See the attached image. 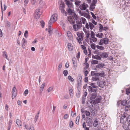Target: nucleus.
I'll return each mask as SVG.
<instances>
[{
    "mask_svg": "<svg viewBox=\"0 0 130 130\" xmlns=\"http://www.w3.org/2000/svg\"><path fill=\"white\" fill-rule=\"evenodd\" d=\"M73 14V15L72 16L74 20H77L78 18L77 15H76L75 12Z\"/></svg>",
    "mask_w": 130,
    "mask_h": 130,
    "instance_id": "nucleus-32",
    "label": "nucleus"
},
{
    "mask_svg": "<svg viewBox=\"0 0 130 130\" xmlns=\"http://www.w3.org/2000/svg\"><path fill=\"white\" fill-rule=\"evenodd\" d=\"M80 52L79 51H78V53L76 55V58L77 59H78L79 58L80 56Z\"/></svg>",
    "mask_w": 130,
    "mask_h": 130,
    "instance_id": "nucleus-60",
    "label": "nucleus"
},
{
    "mask_svg": "<svg viewBox=\"0 0 130 130\" xmlns=\"http://www.w3.org/2000/svg\"><path fill=\"white\" fill-rule=\"evenodd\" d=\"M86 24L85 25L86 28L88 29H89V24L87 23H86Z\"/></svg>",
    "mask_w": 130,
    "mask_h": 130,
    "instance_id": "nucleus-57",
    "label": "nucleus"
},
{
    "mask_svg": "<svg viewBox=\"0 0 130 130\" xmlns=\"http://www.w3.org/2000/svg\"><path fill=\"white\" fill-rule=\"evenodd\" d=\"M96 37H98L99 38H102V36L103 35V34L102 33H99L95 35Z\"/></svg>",
    "mask_w": 130,
    "mask_h": 130,
    "instance_id": "nucleus-31",
    "label": "nucleus"
},
{
    "mask_svg": "<svg viewBox=\"0 0 130 130\" xmlns=\"http://www.w3.org/2000/svg\"><path fill=\"white\" fill-rule=\"evenodd\" d=\"M96 107L95 108L94 110H92L91 111V115L92 116H93L95 115V110H98L99 109V107L98 105H96Z\"/></svg>",
    "mask_w": 130,
    "mask_h": 130,
    "instance_id": "nucleus-13",
    "label": "nucleus"
},
{
    "mask_svg": "<svg viewBox=\"0 0 130 130\" xmlns=\"http://www.w3.org/2000/svg\"><path fill=\"white\" fill-rule=\"evenodd\" d=\"M86 98L82 97V103L83 104H84L85 103L86 101Z\"/></svg>",
    "mask_w": 130,
    "mask_h": 130,
    "instance_id": "nucleus-59",
    "label": "nucleus"
},
{
    "mask_svg": "<svg viewBox=\"0 0 130 130\" xmlns=\"http://www.w3.org/2000/svg\"><path fill=\"white\" fill-rule=\"evenodd\" d=\"M53 87H50L47 89V91L48 92H49L53 90Z\"/></svg>",
    "mask_w": 130,
    "mask_h": 130,
    "instance_id": "nucleus-58",
    "label": "nucleus"
},
{
    "mask_svg": "<svg viewBox=\"0 0 130 130\" xmlns=\"http://www.w3.org/2000/svg\"><path fill=\"white\" fill-rule=\"evenodd\" d=\"M77 34L78 37V38H77V41L79 44H82L81 41L83 40V34L77 32Z\"/></svg>",
    "mask_w": 130,
    "mask_h": 130,
    "instance_id": "nucleus-6",
    "label": "nucleus"
},
{
    "mask_svg": "<svg viewBox=\"0 0 130 130\" xmlns=\"http://www.w3.org/2000/svg\"><path fill=\"white\" fill-rule=\"evenodd\" d=\"M109 41V40L107 38H102L100 40L99 44L100 45H102L103 44H107L108 43Z\"/></svg>",
    "mask_w": 130,
    "mask_h": 130,
    "instance_id": "nucleus-4",
    "label": "nucleus"
},
{
    "mask_svg": "<svg viewBox=\"0 0 130 130\" xmlns=\"http://www.w3.org/2000/svg\"><path fill=\"white\" fill-rule=\"evenodd\" d=\"M68 71L67 70H64L63 72V73L65 76H67L68 74Z\"/></svg>",
    "mask_w": 130,
    "mask_h": 130,
    "instance_id": "nucleus-47",
    "label": "nucleus"
},
{
    "mask_svg": "<svg viewBox=\"0 0 130 130\" xmlns=\"http://www.w3.org/2000/svg\"><path fill=\"white\" fill-rule=\"evenodd\" d=\"M100 56L102 57L106 58L108 56V55L106 53H103L100 54Z\"/></svg>",
    "mask_w": 130,
    "mask_h": 130,
    "instance_id": "nucleus-22",
    "label": "nucleus"
},
{
    "mask_svg": "<svg viewBox=\"0 0 130 130\" xmlns=\"http://www.w3.org/2000/svg\"><path fill=\"white\" fill-rule=\"evenodd\" d=\"M79 13L82 16H84V15L86 13L85 12V11H79Z\"/></svg>",
    "mask_w": 130,
    "mask_h": 130,
    "instance_id": "nucleus-49",
    "label": "nucleus"
},
{
    "mask_svg": "<svg viewBox=\"0 0 130 130\" xmlns=\"http://www.w3.org/2000/svg\"><path fill=\"white\" fill-rule=\"evenodd\" d=\"M68 49H72V45L71 43H68L67 44Z\"/></svg>",
    "mask_w": 130,
    "mask_h": 130,
    "instance_id": "nucleus-42",
    "label": "nucleus"
},
{
    "mask_svg": "<svg viewBox=\"0 0 130 130\" xmlns=\"http://www.w3.org/2000/svg\"><path fill=\"white\" fill-rule=\"evenodd\" d=\"M93 104H94L93 102H92L91 100H89L87 102V105L88 107L90 108L93 107Z\"/></svg>",
    "mask_w": 130,
    "mask_h": 130,
    "instance_id": "nucleus-15",
    "label": "nucleus"
},
{
    "mask_svg": "<svg viewBox=\"0 0 130 130\" xmlns=\"http://www.w3.org/2000/svg\"><path fill=\"white\" fill-rule=\"evenodd\" d=\"M65 7V4L63 2H61L60 4L59 8L61 10V13L63 14L65 10L64 8Z\"/></svg>",
    "mask_w": 130,
    "mask_h": 130,
    "instance_id": "nucleus-10",
    "label": "nucleus"
},
{
    "mask_svg": "<svg viewBox=\"0 0 130 130\" xmlns=\"http://www.w3.org/2000/svg\"><path fill=\"white\" fill-rule=\"evenodd\" d=\"M86 122L87 123L89 124H92L93 121L91 117H87L86 118Z\"/></svg>",
    "mask_w": 130,
    "mask_h": 130,
    "instance_id": "nucleus-14",
    "label": "nucleus"
},
{
    "mask_svg": "<svg viewBox=\"0 0 130 130\" xmlns=\"http://www.w3.org/2000/svg\"><path fill=\"white\" fill-rule=\"evenodd\" d=\"M95 75H96V76H99L101 77H103L104 76L105 74L103 72L101 73H96Z\"/></svg>",
    "mask_w": 130,
    "mask_h": 130,
    "instance_id": "nucleus-25",
    "label": "nucleus"
},
{
    "mask_svg": "<svg viewBox=\"0 0 130 130\" xmlns=\"http://www.w3.org/2000/svg\"><path fill=\"white\" fill-rule=\"evenodd\" d=\"M6 25L7 27H9L10 25V24L8 21H7L6 23Z\"/></svg>",
    "mask_w": 130,
    "mask_h": 130,
    "instance_id": "nucleus-48",
    "label": "nucleus"
},
{
    "mask_svg": "<svg viewBox=\"0 0 130 130\" xmlns=\"http://www.w3.org/2000/svg\"><path fill=\"white\" fill-rule=\"evenodd\" d=\"M69 92L71 96L72 97L73 95V90L71 88H69Z\"/></svg>",
    "mask_w": 130,
    "mask_h": 130,
    "instance_id": "nucleus-26",
    "label": "nucleus"
},
{
    "mask_svg": "<svg viewBox=\"0 0 130 130\" xmlns=\"http://www.w3.org/2000/svg\"><path fill=\"white\" fill-rule=\"evenodd\" d=\"M48 25V27H49L48 28V34H49V36H50L51 35V32H52V29L51 28V26L50 27Z\"/></svg>",
    "mask_w": 130,
    "mask_h": 130,
    "instance_id": "nucleus-35",
    "label": "nucleus"
},
{
    "mask_svg": "<svg viewBox=\"0 0 130 130\" xmlns=\"http://www.w3.org/2000/svg\"><path fill=\"white\" fill-rule=\"evenodd\" d=\"M90 40H92L94 42H95L97 41V39L95 37H94V38H91L90 37Z\"/></svg>",
    "mask_w": 130,
    "mask_h": 130,
    "instance_id": "nucleus-43",
    "label": "nucleus"
},
{
    "mask_svg": "<svg viewBox=\"0 0 130 130\" xmlns=\"http://www.w3.org/2000/svg\"><path fill=\"white\" fill-rule=\"evenodd\" d=\"M121 105H125L127 104V101L126 100L121 101Z\"/></svg>",
    "mask_w": 130,
    "mask_h": 130,
    "instance_id": "nucleus-38",
    "label": "nucleus"
},
{
    "mask_svg": "<svg viewBox=\"0 0 130 130\" xmlns=\"http://www.w3.org/2000/svg\"><path fill=\"white\" fill-rule=\"evenodd\" d=\"M73 122L72 121H71L70 122L69 124V126L71 128H72L73 126Z\"/></svg>",
    "mask_w": 130,
    "mask_h": 130,
    "instance_id": "nucleus-63",
    "label": "nucleus"
},
{
    "mask_svg": "<svg viewBox=\"0 0 130 130\" xmlns=\"http://www.w3.org/2000/svg\"><path fill=\"white\" fill-rule=\"evenodd\" d=\"M94 58L96 59L100 60L101 59V58L100 56L97 55L94 57Z\"/></svg>",
    "mask_w": 130,
    "mask_h": 130,
    "instance_id": "nucleus-53",
    "label": "nucleus"
},
{
    "mask_svg": "<svg viewBox=\"0 0 130 130\" xmlns=\"http://www.w3.org/2000/svg\"><path fill=\"white\" fill-rule=\"evenodd\" d=\"M75 1V4L77 6H79L80 5L81 2L80 1H77L76 0H74V1Z\"/></svg>",
    "mask_w": 130,
    "mask_h": 130,
    "instance_id": "nucleus-29",
    "label": "nucleus"
},
{
    "mask_svg": "<svg viewBox=\"0 0 130 130\" xmlns=\"http://www.w3.org/2000/svg\"><path fill=\"white\" fill-rule=\"evenodd\" d=\"M105 66L104 64L103 63H101L100 64H97L96 66V68L102 69L104 68V66Z\"/></svg>",
    "mask_w": 130,
    "mask_h": 130,
    "instance_id": "nucleus-17",
    "label": "nucleus"
},
{
    "mask_svg": "<svg viewBox=\"0 0 130 130\" xmlns=\"http://www.w3.org/2000/svg\"><path fill=\"white\" fill-rule=\"evenodd\" d=\"M16 123L18 125V126H22V122L21 120L19 119H17L16 120Z\"/></svg>",
    "mask_w": 130,
    "mask_h": 130,
    "instance_id": "nucleus-27",
    "label": "nucleus"
},
{
    "mask_svg": "<svg viewBox=\"0 0 130 130\" xmlns=\"http://www.w3.org/2000/svg\"><path fill=\"white\" fill-rule=\"evenodd\" d=\"M99 79V77L98 76H95L92 77V80L93 81H97Z\"/></svg>",
    "mask_w": 130,
    "mask_h": 130,
    "instance_id": "nucleus-33",
    "label": "nucleus"
},
{
    "mask_svg": "<svg viewBox=\"0 0 130 130\" xmlns=\"http://www.w3.org/2000/svg\"><path fill=\"white\" fill-rule=\"evenodd\" d=\"M3 56H5L6 58L7 59H8V58H7V53L5 51H4L3 52Z\"/></svg>",
    "mask_w": 130,
    "mask_h": 130,
    "instance_id": "nucleus-37",
    "label": "nucleus"
},
{
    "mask_svg": "<svg viewBox=\"0 0 130 130\" xmlns=\"http://www.w3.org/2000/svg\"><path fill=\"white\" fill-rule=\"evenodd\" d=\"M82 79V77L81 75H78L77 78V81H81Z\"/></svg>",
    "mask_w": 130,
    "mask_h": 130,
    "instance_id": "nucleus-39",
    "label": "nucleus"
},
{
    "mask_svg": "<svg viewBox=\"0 0 130 130\" xmlns=\"http://www.w3.org/2000/svg\"><path fill=\"white\" fill-rule=\"evenodd\" d=\"M90 35L91 37V38H94V37L95 36V34L94 32L93 31H91V32Z\"/></svg>",
    "mask_w": 130,
    "mask_h": 130,
    "instance_id": "nucleus-50",
    "label": "nucleus"
},
{
    "mask_svg": "<svg viewBox=\"0 0 130 130\" xmlns=\"http://www.w3.org/2000/svg\"><path fill=\"white\" fill-rule=\"evenodd\" d=\"M68 79L71 82H73L74 81V79L71 76H68Z\"/></svg>",
    "mask_w": 130,
    "mask_h": 130,
    "instance_id": "nucleus-45",
    "label": "nucleus"
},
{
    "mask_svg": "<svg viewBox=\"0 0 130 130\" xmlns=\"http://www.w3.org/2000/svg\"><path fill=\"white\" fill-rule=\"evenodd\" d=\"M84 32H85V31H84ZM89 31H86V38L87 39H88L89 37V36L90 35V33L89 32Z\"/></svg>",
    "mask_w": 130,
    "mask_h": 130,
    "instance_id": "nucleus-44",
    "label": "nucleus"
},
{
    "mask_svg": "<svg viewBox=\"0 0 130 130\" xmlns=\"http://www.w3.org/2000/svg\"><path fill=\"white\" fill-rule=\"evenodd\" d=\"M76 24L73 25V28L75 31H76L79 29L82 26V23L81 21H76Z\"/></svg>",
    "mask_w": 130,
    "mask_h": 130,
    "instance_id": "nucleus-2",
    "label": "nucleus"
},
{
    "mask_svg": "<svg viewBox=\"0 0 130 130\" xmlns=\"http://www.w3.org/2000/svg\"><path fill=\"white\" fill-rule=\"evenodd\" d=\"M67 19L71 24H74L75 23V21H73V19L71 16L68 17Z\"/></svg>",
    "mask_w": 130,
    "mask_h": 130,
    "instance_id": "nucleus-20",
    "label": "nucleus"
},
{
    "mask_svg": "<svg viewBox=\"0 0 130 130\" xmlns=\"http://www.w3.org/2000/svg\"><path fill=\"white\" fill-rule=\"evenodd\" d=\"M28 130H34V128L33 126H30L28 128Z\"/></svg>",
    "mask_w": 130,
    "mask_h": 130,
    "instance_id": "nucleus-64",
    "label": "nucleus"
},
{
    "mask_svg": "<svg viewBox=\"0 0 130 130\" xmlns=\"http://www.w3.org/2000/svg\"><path fill=\"white\" fill-rule=\"evenodd\" d=\"M95 5L91 3L90 8V10L91 11H93V9L95 8Z\"/></svg>",
    "mask_w": 130,
    "mask_h": 130,
    "instance_id": "nucleus-23",
    "label": "nucleus"
},
{
    "mask_svg": "<svg viewBox=\"0 0 130 130\" xmlns=\"http://www.w3.org/2000/svg\"><path fill=\"white\" fill-rule=\"evenodd\" d=\"M80 21H81V22L82 23L84 24H85L87 22L86 19L83 17H82Z\"/></svg>",
    "mask_w": 130,
    "mask_h": 130,
    "instance_id": "nucleus-24",
    "label": "nucleus"
},
{
    "mask_svg": "<svg viewBox=\"0 0 130 130\" xmlns=\"http://www.w3.org/2000/svg\"><path fill=\"white\" fill-rule=\"evenodd\" d=\"M80 118L79 116H78L76 118V124L78 125L79 124V120Z\"/></svg>",
    "mask_w": 130,
    "mask_h": 130,
    "instance_id": "nucleus-30",
    "label": "nucleus"
},
{
    "mask_svg": "<svg viewBox=\"0 0 130 130\" xmlns=\"http://www.w3.org/2000/svg\"><path fill=\"white\" fill-rule=\"evenodd\" d=\"M84 64L86 65V66L84 67V69L85 70L87 69L89 67V64L87 62H85Z\"/></svg>",
    "mask_w": 130,
    "mask_h": 130,
    "instance_id": "nucleus-40",
    "label": "nucleus"
},
{
    "mask_svg": "<svg viewBox=\"0 0 130 130\" xmlns=\"http://www.w3.org/2000/svg\"><path fill=\"white\" fill-rule=\"evenodd\" d=\"M90 85L91 86V87L93 88H96L97 86L95 85V84L94 83H92Z\"/></svg>",
    "mask_w": 130,
    "mask_h": 130,
    "instance_id": "nucleus-55",
    "label": "nucleus"
},
{
    "mask_svg": "<svg viewBox=\"0 0 130 130\" xmlns=\"http://www.w3.org/2000/svg\"><path fill=\"white\" fill-rule=\"evenodd\" d=\"M86 115L87 116H89L90 115V113L89 111L87 110L85 111V113Z\"/></svg>",
    "mask_w": 130,
    "mask_h": 130,
    "instance_id": "nucleus-46",
    "label": "nucleus"
},
{
    "mask_svg": "<svg viewBox=\"0 0 130 130\" xmlns=\"http://www.w3.org/2000/svg\"><path fill=\"white\" fill-rule=\"evenodd\" d=\"M28 31L27 30H26L25 31L24 34V36L25 38H27L28 37Z\"/></svg>",
    "mask_w": 130,
    "mask_h": 130,
    "instance_id": "nucleus-51",
    "label": "nucleus"
},
{
    "mask_svg": "<svg viewBox=\"0 0 130 130\" xmlns=\"http://www.w3.org/2000/svg\"><path fill=\"white\" fill-rule=\"evenodd\" d=\"M99 62L98 60H93L91 62L92 64H98V63Z\"/></svg>",
    "mask_w": 130,
    "mask_h": 130,
    "instance_id": "nucleus-41",
    "label": "nucleus"
},
{
    "mask_svg": "<svg viewBox=\"0 0 130 130\" xmlns=\"http://www.w3.org/2000/svg\"><path fill=\"white\" fill-rule=\"evenodd\" d=\"M91 46L92 49H95V45L94 43L92 44L91 45Z\"/></svg>",
    "mask_w": 130,
    "mask_h": 130,
    "instance_id": "nucleus-61",
    "label": "nucleus"
},
{
    "mask_svg": "<svg viewBox=\"0 0 130 130\" xmlns=\"http://www.w3.org/2000/svg\"><path fill=\"white\" fill-rule=\"evenodd\" d=\"M90 13L91 15H92V16L93 18L94 19H96V17L95 15L92 12H91Z\"/></svg>",
    "mask_w": 130,
    "mask_h": 130,
    "instance_id": "nucleus-62",
    "label": "nucleus"
},
{
    "mask_svg": "<svg viewBox=\"0 0 130 130\" xmlns=\"http://www.w3.org/2000/svg\"><path fill=\"white\" fill-rule=\"evenodd\" d=\"M94 53L97 54V55H100V52L99 50L98 49H97L96 50L94 51Z\"/></svg>",
    "mask_w": 130,
    "mask_h": 130,
    "instance_id": "nucleus-56",
    "label": "nucleus"
},
{
    "mask_svg": "<svg viewBox=\"0 0 130 130\" xmlns=\"http://www.w3.org/2000/svg\"><path fill=\"white\" fill-rule=\"evenodd\" d=\"M72 61L73 64V66L76 68L77 67V60L75 57H73L72 59Z\"/></svg>",
    "mask_w": 130,
    "mask_h": 130,
    "instance_id": "nucleus-19",
    "label": "nucleus"
},
{
    "mask_svg": "<svg viewBox=\"0 0 130 130\" xmlns=\"http://www.w3.org/2000/svg\"><path fill=\"white\" fill-rule=\"evenodd\" d=\"M66 11H64L63 14L65 16H67L68 14L69 15H73V13L75 12L74 10V7L67 8L66 9Z\"/></svg>",
    "mask_w": 130,
    "mask_h": 130,
    "instance_id": "nucleus-1",
    "label": "nucleus"
},
{
    "mask_svg": "<svg viewBox=\"0 0 130 130\" xmlns=\"http://www.w3.org/2000/svg\"><path fill=\"white\" fill-rule=\"evenodd\" d=\"M127 117L125 115V114H123L121 117L120 120V123L123 124L124 125L125 124V123L127 122L128 123L127 121Z\"/></svg>",
    "mask_w": 130,
    "mask_h": 130,
    "instance_id": "nucleus-7",
    "label": "nucleus"
},
{
    "mask_svg": "<svg viewBox=\"0 0 130 130\" xmlns=\"http://www.w3.org/2000/svg\"><path fill=\"white\" fill-rule=\"evenodd\" d=\"M45 83H44L42 85H41L40 87V91H42L44 88V87L45 86Z\"/></svg>",
    "mask_w": 130,
    "mask_h": 130,
    "instance_id": "nucleus-36",
    "label": "nucleus"
},
{
    "mask_svg": "<svg viewBox=\"0 0 130 130\" xmlns=\"http://www.w3.org/2000/svg\"><path fill=\"white\" fill-rule=\"evenodd\" d=\"M67 34L68 37L70 40H72L73 38L71 32L69 31H68Z\"/></svg>",
    "mask_w": 130,
    "mask_h": 130,
    "instance_id": "nucleus-21",
    "label": "nucleus"
},
{
    "mask_svg": "<svg viewBox=\"0 0 130 130\" xmlns=\"http://www.w3.org/2000/svg\"><path fill=\"white\" fill-rule=\"evenodd\" d=\"M97 93L96 92H95L92 93L91 95L90 99L92 101L96 98L97 96Z\"/></svg>",
    "mask_w": 130,
    "mask_h": 130,
    "instance_id": "nucleus-16",
    "label": "nucleus"
},
{
    "mask_svg": "<svg viewBox=\"0 0 130 130\" xmlns=\"http://www.w3.org/2000/svg\"><path fill=\"white\" fill-rule=\"evenodd\" d=\"M79 8L82 10H85L86 8V7L85 6V3H84L80 5Z\"/></svg>",
    "mask_w": 130,
    "mask_h": 130,
    "instance_id": "nucleus-18",
    "label": "nucleus"
},
{
    "mask_svg": "<svg viewBox=\"0 0 130 130\" xmlns=\"http://www.w3.org/2000/svg\"><path fill=\"white\" fill-rule=\"evenodd\" d=\"M72 2L69 0H65L64 2L68 7L67 8L73 7V5L72 3Z\"/></svg>",
    "mask_w": 130,
    "mask_h": 130,
    "instance_id": "nucleus-9",
    "label": "nucleus"
},
{
    "mask_svg": "<svg viewBox=\"0 0 130 130\" xmlns=\"http://www.w3.org/2000/svg\"><path fill=\"white\" fill-rule=\"evenodd\" d=\"M89 28L91 30H92L94 27V25L91 23L89 22Z\"/></svg>",
    "mask_w": 130,
    "mask_h": 130,
    "instance_id": "nucleus-34",
    "label": "nucleus"
},
{
    "mask_svg": "<svg viewBox=\"0 0 130 130\" xmlns=\"http://www.w3.org/2000/svg\"><path fill=\"white\" fill-rule=\"evenodd\" d=\"M17 90L15 87H14L12 88V99L15 98L16 96L17 93L16 92Z\"/></svg>",
    "mask_w": 130,
    "mask_h": 130,
    "instance_id": "nucleus-12",
    "label": "nucleus"
},
{
    "mask_svg": "<svg viewBox=\"0 0 130 130\" xmlns=\"http://www.w3.org/2000/svg\"><path fill=\"white\" fill-rule=\"evenodd\" d=\"M57 15L56 13L53 14L52 16L48 23V25L50 27L51 26V25L53 23L57 20Z\"/></svg>",
    "mask_w": 130,
    "mask_h": 130,
    "instance_id": "nucleus-3",
    "label": "nucleus"
},
{
    "mask_svg": "<svg viewBox=\"0 0 130 130\" xmlns=\"http://www.w3.org/2000/svg\"><path fill=\"white\" fill-rule=\"evenodd\" d=\"M101 97L100 95L98 96H96L95 100H94L93 102V103L95 105H98L97 104L99 103L101 99Z\"/></svg>",
    "mask_w": 130,
    "mask_h": 130,
    "instance_id": "nucleus-8",
    "label": "nucleus"
},
{
    "mask_svg": "<svg viewBox=\"0 0 130 130\" xmlns=\"http://www.w3.org/2000/svg\"><path fill=\"white\" fill-rule=\"evenodd\" d=\"M84 16L88 19H89L90 18V16L89 15L86 13L85 14Z\"/></svg>",
    "mask_w": 130,
    "mask_h": 130,
    "instance_id": "nucleus-52",
    "label": "nucleus"
},
{
    "mask_svg": "<svg viewBox=\"0 0 130 130\" xmlns=\"http://www.w3.org/2000/svg\"><path fill=\"white\" fill-rule=\"evenodd\" d=\"M97 84L99 87H103L106 85V82L103 80H99L97 82Z\"/></svg>",
    "mask_w": 130,
    "mask_h": 130,
    "instance_id": "nucleus-11",
    "label": "nucleus"
},
{
    "mask_svg": "<svg viewBox=\"0 0 130 130\" xmlns=\"http://www.w3.org/2000/svg\"><path fill=\"white\" fill-rule=\"evenodd\" d=\"M42 12L39 8L36 10L35 12V16L36 19H38L40 18V15L42 14Z\"/></svg>",
    "mask_w": 130,
    "mask_h": 130,
    "instance_id": "nucleus-5",
    "label": "nucleus"
},
{
    "mask_svg": "<svg viewBox=\"0 0 130 130\" xmlns=\"http://www.w3.org/2000/svg\"><path fill=\"white\" fill-rule=\"evenodd\" d=\"M40 24L41 26L43 28L44 26L45 23L43 21H40Z\"/></svg>",
    "mask_w": 130,
    "mask_h": 130,
    "instance_id": "nucleus-54",
    "label": "nucleus"
},
{
    "mask_svg": "<svg viewBox=\"0 0 130 130\" xmlns=\"http://www.w3.org/2000/svg\"><path fill=\"white\" fill-rule=\"evenodd\" d=\"M98 124V121L96 120H96L94 121L93 123V126L95 127H96Z\"/></svg>",
    "mask_w": 130,
    "mask_h": 130,
    "instance_id": "nucleus-28",
    "label": "nucleus"
}]
</instances>
